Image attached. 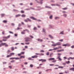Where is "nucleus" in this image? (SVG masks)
Wrapping results in <instances>:
<instances>
[{"label": "nucleus", "instance_id": "0e129e2a", "mask_svg": "<svg viewBox=\"0 0 74 74\" xmlns=\"http://www.w3.org/2000/svg\"><path fill=\"white\" fill-rule=\"evenodd\" d=\"M73 52H70L69 53V55H73Z\"/></svg>", "mask_w": 74, "mask_h": 74}, {"label": "nucleus", "instance_id": "5701e85b", "mask_svg": "<svg viewBox=\"0 0 74 74\" xmlns=\"http://www.w3.org/2000/svg\"><path fill=\"white\" fill-rule=\"evenodd\" d=\"M11 55H8L6 56V58H10V57H11Z\"/></svg>", "mask_w": 74, "mask_h": 74}, {"label": "nucleus", "instance_id": "bb28decb", "mask_svg": "<svg viewBox=\"0 0 74 74\" xmlns=\"http://www.w3.org/2000/svg\"><path fill=\"white\" fill-rule=\"evenodd\" d=\"M39 55H40V56H43L44 55V53H40Z\"/></svg>", "mask_w": 74, "mask_h": 74}, {"label": "nucleus", "instance_id": "c756f323", "mask_svg": "<svg viewBox=\"0 0 74 74\" xmlns=\"http://www.w3.org/2000/svg\"><path fill=\"white\" fill-rule=\"evenodd\" d=\"M47 60L45 59H43L42 60V62H45V61Z\"/></svg>", "mask_w": 74, "mask_h": 74}, {"label": "nucleus", "instance_id": "4d7b16f0", "mask_svg": "<svg viewBox=\"0 0 74 74\" xmlns=\"http://www.w3.org/2000/svg\"><path fill=\"white\" fill-rule=\"evenodd\" d=\"M49 70H52L51 69H47L46 70V71H48Z\"/></svg>", "mask_w": 74, "mask_h": 74}, {"label": "nucleus", "instance_id": "0eeeda50", "mask_svg": "<svg viewBox=\"0 0 74 74\" xmlns=\"http://www.w3.org/2000/svg\"><path fill=\"white\" fill-rule=\"evenodd\" d=\"M37 57H38V56L36 55L32 56V58H37Z\"/></svg>", "mask_w": 74, "mask_h": 74}, {"label": "nucleus", "instance_id": "aec40b11", "mask_svg": "<svg viewBox=\"0 0 74 74\" xmlns=\"http://www.w3.org/2000/svg\"><path fill=\"white\" fill-rule=\"evenodd\" d=\"M27 19L28 20V21H29V22H32V20L30 19H29V18H27Z\"/></svg>", "mask_w": 74, "mask_h": 74}, {"label": "nucleus", "instance_id": "473e14b6", "mask_svg": "<svg viewBox=\"0 0 74 74\" xmlns=\"http://www.w3.org/2000/svg\"><path fill=\"white\" fill-rule=\"evenodd\" d=\"M37 27H34V30H37Z\"/></svg>", "mask_w": 74, "mask_h": 74}, {"label": "nucleus", "instance_id": "a211bd4d", "mask_svg": "<svg viewBox=\"0 0 74 74\" xmlns=\"http://www.w3.org/2000/svg\"><path fill=\"white\" fill-rule=\"evenodd\" d=\"M15 59H16V60H19V59H21L20 58H19L18 57H15Z\"/></svg>", "mask_w": 74, "mask_h": 74}, {"label": "nucleus", "instance_id": "1a4fd4ad", "mask_svg": "<svg viewBox=\"0 0 74 74\" xmlns=\"http://www.w3.org/2000/svg\"><path fill=\"white\" fill-rule=\"evenodd\" d=\"M64 51V49H63L59 50L57 51V52H61V51Z\"/></svg>", "mask_w": 74, "mask_h": 74}, {"label": "nucleus", "instance_id": "69168bd1", "mask_svg": "<svg viewBox=\"0 0 74 74\" xmlns=\"http://www.w3.org/2000/svg\"><path fill=\"white\" fill-rule=\"evenodd\" d=\"M9 68H10V69H12V66H9Z\"/></svg>", "mask_w": 74, "mask_h": 74}, {"label": "nucleus", "instance_id": "8fccbe9b", "mask_svg": "<svg viewBox=\"0 0 74 74\" xmlns=\"http://www.w3.org/2000/svg\"><path fill=\"white\" fill-rule=\"evenodd\" d=\"M30 66L31 67H33V65L32 64H30Z\"/></svg>", "mask_w": 74, "mask_h": 74}, {"label": "nucleus", "instance_id": "a19ab883", "mask_svg": "<svg viewBox=\"0 0 74 74\" xmlns=\"http://www.w3.org/2000/svg\"><path fill=\"white\" fill-rule=\"evenodd\" d=\"M59 17H56L55 18V19H59Z\"/></svg>", "mask_w": 74, "mask_h": 74}, {"label": "nucleus", "instance_id": "09e8293b", "mask_svg": "<svg viewBox=\"0 0 74 74\" xmlns=\"http://www.w3.org/2000/svg\"><path fill=\"white\" fill-rule=\"evenodd\" d=\"M26 31L27 32V33H29L30 32L29 30L26 29Z\"/></svg>", "mask_w": 74, "mask_h": 74}, {"label": "nucleus", "instance_id": "20e7f679", "mask_svg": "<svg viewBox=\"0 0 74 74\" xmlns=\"http://www.w3.org/2000/svg\"><path fill=\"white\" fill-rule=\"evenodd\" d=\"M45 8H49V9H52V8L51 7H49L48 6H45Z\"/></svg>", "mask_w": 74, "mask_h": 74}, {"label": "nucleus", "instance_id": "4be33fe9", "mask_svg": "<svg viewBox=\"0 0 74 74\" xmlns=\"http://www.w3.org/2000/svg\"><path fill=\"white\" fill-rule=\"evenodd\" d=\"M53 55V53H51L50 55V57H52V55Z\"/></svg>", "mask_w": 74, "mask_h": 74}, {"label": "nucleus", "instance_id": "ddd939ff", "mask_svg": "<svg viewBox=\"0 0 74 74\" xmlns=\"http://www.w3.org/2000/svg\"><path fill=\"white\" fill-rule=\"evenodd\" d=\"M5 14L2 13L1 14V15L2 18V17H3V16H5Z\"/></svg>", "mask_w": 74, "mask_h": 74}, {"label": "nucleus", "instance_id": "58836bf2", "mask_svg": "<svg viewBox=\"0 0 74 74\" xmlns=\"http://www.w3.org/2000/svg\"><path fill=\"white\" fill-rule=\"evenodd\" d=\"M15 59V57L14 58H10V59H11L12 60L13 59Z\"/></svg>", "mask_w": 74, "mask_h": 74}, {"label": "nucleus", "instance_id": "4468645a", "mask_svg": "<svg viewBox=\"0 0 74 74\" xmlns=\"http://www.w3.org/2000/svg\"><path fill=\"white\" fill-rule=\"evenodd\" d=\"M25 58V57L24 56H21L20 57V59H21L22 58Z\"/></svg>", "mask_w": 74, "mask_h": 74}, {"label": "nucleus", "instance_id": "603ef678", "mask_svg": "<svg viewBox=\"0 0 74 74\" xmlns=\"http://www.w3.org/2000/svg\"><path fill=\"white\" fill-rule=\"evenodd\" d=\"M14 62H15V60H12L10 62H11V63H14Z\"/></svg>", "mask_w": 74, "mask_h": 74}, {"label": "nucleus", "instance_id": "79ce46f5", "mask_svg": "<svg viewBox=\"0 0 74 74\" xmlns=\"http://www.w3.org/2000/svg\"><path fill=\"white\" fill-rule=\"evenodd\" d=\"M51 46H54V47H55V46H56V44H52V45H51Z\"/></svg>", "mask_w": 74, "mask_h": 74}, {"label": "nucleus", "instance_id": "052dcab7", "mask_svg": "<svg viewBox=\"0 0 74 74\" xmlns=\"http://www.w3.org/2000/svg\"><path fill=\"white\" fill-rule=\"evenodd\" d=\"M24 53H25V52H21V54H22L23 55Z\"/></svg>", "mask_w": 74, "mask_h": 74}, {"label": "nucleus", "instance_id": "9b49d317", "mask_svg": "<svg viewBox=\"0 0 74 74\" xmlns=\"http://www.w3.org/2000/svg\"><path fill=\"white\" fill-rule=\"evenodd\" d=\"M20 16H21V14H17L15 16V18H18V17H19Z\"/></svg>", "mask_w": 74, "mask_h": 74}, {"label": "nucleus", "instance_id": "3c124183", "mask_svg": "<svg viewBox=\"0 0 74 74\" xmlns=\"http://www.w3.org/2000/svg\"><path fill=\"white\" fill-rule=\"evenodd\" d=\"M49 28H50V29H51L52 28V27H52V26L51 25H49Z\"/></svg>", "mask_w": 74, "mask_h": 74}, {"label": "nucleus", "instance_id": "774afa93", "mask_svg": "<svg viewBox=\"0 0 74 74\" xmlns=\"http://www.w3.org/2000/svg\"><path fill=\"white\" fill-rule=\"evenodd\" d=\"M66 44L62 45V46H65V47H66Z\"/></svg>", "mask_w": 74, "mask_h": 74}, {"label": "nucleus", "instance_id": "393cba45", "mask_svg": "<svg viewBox=\"0 0 74 74\" xmlns=\"http://www.w3.org/2000/svg\"><path fill=\"white\" fill-rule=\"evenodd\" d=\"M7 20H3V23H6L7 22Z\"/></svg>", "mask_w": 74, "mask_h": 74}, {"label": "nucleus", "instance_id": "37998d69", "mask_svg": "<svg viewBox=\"0 0 74 74\" xmlns=\"http://www.w3.org/2000/svg\"><path fill=\"white\" fill-rule=\"evenodd\" d=\"M10 52V50H8L7 51V53L8 54Z\"/></svg>", "mask_w": 74, "mask_h": 74}, {"label": "nucleus", "instance_id": "c85d7f7f", "mask_svg": "<svg viewBox=\"0 0 74 74\" xmlns=\"http://www.w3.org/2000/svg\"><path fill=\"white\" fill-rule=\"evenodd\" d=\"M59 49L58 48V47H56L53 49V50H56V49Z\"/></svg>", "mask_w": 74, "mask_h": 74}, {"label": "nucleus", "instance_id": "b1692460", "mask_svg": "<svg viewBox=\"0 0 74 74\" xmlns=\"http://www.w3.org/2000/svg\"><path fill=\"white\" fill-rule=\"evenodd\" d=\"M67 14H63V16H64V17H66V16H67Z\"/></svg>", "mask_w": 74, "mask_h": 74}, {"label": "nucleus", "instance_id": "6e6d98bb", "mask_svg": "<svg viewBox=\"0 0 74 74\" xmlns=\"http://www.w3.org/2000/svg\"><path fill=\"white\" fill-rule=\"evenodd\" d=\"M59 41H61V42H63V39H61L59 40Z\"/></svg>", "mask_w": 74, "mask_h": 74}, {"label": "nucleus", "instance_id": "6ab92c4d", "mask_svg": "<svg viewBox=\"0 0 74 74\" xmlns=\"http://www.w3.org/2000/svg\"><path fill=\"white\" fill-rule=\"evenodd\" d=\"M42 29H43V32H44V33H46V32L45 31V29L44 28H43Z\"/></svg>", "mask_w": 74, "mask_h": 74}, {"label": "nucleus", "instance_id": "423d86ee", "mask_svg": "<svg viewBox=\"0 0 74 74\" xmlns=\"http://www.w3.org/2000/svg\"><path fill=\"white\" fill-rule=\"evenodd\" d=\"M51 11H48L47 12V14L49 16V15H51Z\"/></svg>", "mask_w": 74, "mask_h": 74}, {"label": "nucleus", "instance_id": "f8f14e48", "mask_svg": "<svg viewBox=\"0 0 74 74\" xmlns=\"http://www.w3.org/2000/svg\"><path fill=\"white\" fill-rule=\"evenodd\" d=\"M54 59H55V58H51L49 59V61L52 60H54Z\"/></svg>", "mask_w": 74, "mask_h": 74}, {"label": "nucleus", "instance_id": "338daca9", "mask_svg": "<svg viewBox=\"0 0 74 74\" xmlns=\"http://www.w3.org/2000/svg\"><path fill=\"white\" fill-rule=\"evenodd\" d=\"M21 53H19V54H18V56H21Z\"/></svg>", "mask_w": 74, "mask_h": 74}, {"label": "nucleus", "instance_id": "9d476101", "mask_svg": "<svg viewBox=\"0 0 74 74\" xmlns=\"http://www.w3.org/2000/svg\"><path fill=\"white\" fill-rule=\"evenodd\" d=\"M49 37L50 38H51V39H53V37L51 35H49Z\"/></svg>", "mask_w": 74, "mask_h": 74}, {"label": "nucleus", "instance_id": "a18cd8bd", "mask_svg": "<svg viewBox=\"0 0 74 74\" xmlns=\"http://www.w3.org/2000/svg\"><path fill=\"white\" fill-rule=\"evenodd\" d=\"M71 48H72V49L74 48V45H73L71 46Z\"/></svg>", "mask_w": 74, "mask_h": 74}, {"label": "nucleus", "instance_id": "c9c22d12", "mask_svg": "<svg viewBox=\"0 0 74 74\" xmlns=\"http://www.w3.org/2000/svg\"><path fill=\"white\" fill-rule=\"evenodd\" d=\"M56 61H57V60H54L52 61V62H53V63H55V62H56Z\"/></svg>", "mask_w": 74, "mask_h": 74}, {"label": "nucleus", "instance_id": "f3484780", "mask_svg": "<svg viewBox=\"0 0 74 74\" xmlns=\"http://www.w3.org/2000/svg\"><path fill=\"white\" fill-rule=\"evenodd\" d=\"M62 10H67V8L66 7L62 8Z\"/></svg>", "mask_w": 74, "mask_h": 74}, {"label": "nucleus", "instance_id": "5fc2aeb1", "mask_svg": "<svg viewBox=\"0 0 74 74\" xmlns=\"http://www.w3.org/2000/svg\"><path fill=\"white\" fill-rule=\"evenodd\" d=\"M51 3H54L55 2V1L52 0H51Z\"/></svg>", "mask_w": 74, "mask_h": 74}, {"label": "nucleus", "instance_id": "7c9ffc66", "mask_svg": "<svg viewBox=\"0 0 74 74\" xmlns=\"http://www.w3.org/2000/svg\"><path fill=\"white\" fill-rule=\"evenodd\" d=\"M10 56H12V55H14V53H10Z\"/></svg>", "mask_w": 74, "mask_h": 74}, {"label": "nucleus", "instance_id": "412c9836", "mask_svg": "<svg viewBox=\"0 0 74 74\" xmlns=\"http://www.w3.org/2000/svg\"><path fill=\"white\" fill-rule=\"evenodd\" d=\"M22 17H25L26 16V15H25L24 14H22L21 15Z\"/></svg>", "mask_w": 74, "mask_h": 74}, {"label": "nucleus", "instance_id": "13d9d810", "mask_svg": "<svg viewBox=\"0 0 74 74\" xmlns=\"http://www.w3.org/2000/svg\"><path fill=\"white\" fill-rule=\"evenodd\" d=\"M3 64H7V62H3Z\"/></svg>", "mask_w": 74, "mask_h": 74}, {"label": "nucleus", "instance_id": "2f4dec72", "mask_svg": "<svg viewBox=\"0 0 74 74\" xmlns=\"http://www.w3.org/2000/svg\"><path fill=\"white\" fill-rule=\"evenodd\" d=\"M52 17L53 16L52 15H51L50 16H49V18L50 19H52Z\"/></svg>", "mask_w": 74, "mask_h": 74}, {"label": "nucleus", "instance_id": "864d4df0", "mask_svg": "<svg viewBox=\"0 0 74 74\" xmlns=\"http://www.w3.org/2000/svg\"><path fill=\"white\" fill-rule=\"evenodd\" d=\"M21 13H22L23 14L25 12V11H24L21 10Z\"/></svg>", "mask_w": 74, "mask_h": 74}, {"label": "nucleus", "instance_id": "de8ad7c7", "mask_svg": "<svg viewBox=\"0 0 74 74\" xmlns=\"http://www.w3.org/2000/svg\"><path fill=\"white\" fill-rule=\"evenodd\" d=\"M11 25L12 26H14L15 25V24L13 23H12L11 24Z\"/></svg>", "mask_w": 74, "mask_h": 74}, {"label": "nucleus", "instance_id": "7ed1b4c3", "mask_svg": "<svg viewBox=\"0 0 74 74\" xmlns=\"http://www.w3.org/2000/svg\"><path fill=\"white\" fill-rule=\"evenodd\" d=\"M44 0H40V2L38 1L37 0H35L36 1L38 4H43V2H42V1H43Z\"/></svg>", "mask_w": 74, "mask_h": 74}, {"label": "nucleus", "instance_id": "f257e3e1", "mask_svg": "<svg viewBox=\"0 0 74 74\" xmlns=\"http://www.w3.org/2000/svg\"><path fill=\"white\" fill-rule=\"evenodd\" d=\"M24 39L25 40V42H29V41H30L29 39H31V38L28 37H26L24 38Z\"/></svg>", "mask_w": 74, "mask_h": 74}, {"label": "nucleus", "instance_id": "680f3d73", "mask_svg": "<svg viewBox=\"0 0 74 74\" xmlns=\"http://www.w3.org/2000/svg\"><path fill=\"white\" fill-rule=\"evenodd\" d=\"M17 36H18V34H14V36H15V37H17Z\"/></svg>", "mask_w": 74, "mask_h": 74}, {"label": "nucleus", "instance_id": "dca6fc26", "mask_svg": "<svg viewBox=\"0 0 74 74\" xmlns=\"http://www.w3.org/2000/svg\"><path fill=\"white\" fill-rule=\"evenodd\" d=\"M66 47H70V45L69 43H66Z\"/></svg>", "mask_w": 74, "mask_h": 74}, {"label": "nucleus", "instance_id": "6e6552de", "mask_svg": "<svg viewBox=\"0 0 74 74\" xmlns=\"http://www.w3.org/2000/svg\"><path fill=\"white\" fill-rule=\"evenodd\" d=\"M37 40L38 41H40V42H42V41H43L42 39H41L40 38L38 39Z\"/></svg>", "mask_w": 74, "mask_h": 74}, {"label": "nucleus", "instance_id": "4c0bfd02", "mask_svg": "<svg viewBox=\"0 0 74 74\" xmlns=\"http://www.w3.org/2000/svg\"><path fill=\"white\" fill-rule=\"evenodd\" d=\"M66 63H67V64H69V63H70V61H68V62H66Z\"/></svg>", "mask_w": 74, "mask_h": 74}, {"label": "nucleus", "instance_id": "bf43d9fd", "mask_svg": "<svg viewBox=\"0 0 74 74\" xmlns=\"http://www.w3.org/2000/svg\"><path fill=\"white\" fill-rule=\"evenodd\" d=\"M21 23H19L18 24V27H21Z\"/></svg>", "mask_w": 74, "mask_h": 74}, {"label": "nucleus", "instance_id": "f03ea898", "mask_svg": "<svg viewBox=\"0 0 74 74\" xmlns=\"http://www.w3.org/2000/svg\"><path fill=\"white\" fill-rule=\"evenodd\" d=\"M30 18H31V19H33V20H36L37 21H39V22L41 21V20H40V19L38 20L37 19V18H34V17L31 16V17H30Z\"/></svg>", "mask_w": 74, "mask_h": 74}, {"label": "nucleus", "instance_id": "2eb2a0df", "mask_svg": "<svg viewBox=\"0 0 74 74\" xmlns=\"http://www.w3.org/2000/svg\"><path fill=\"white\" fill-rule=\"evenodd\" d=\"M70 70H72L73 71H74V68H71L70 69Z\"/></svg>", "mask_w": 74, "mask_h": 74}, {"label": "nucleus", "instance_id": "49530a36", "mask_svg": "<svg viewBox=\"0 0 74 74\" xmlns=\"http://www.w3.org/2000/svg\"><path fill=\"white\" fill-rule=\"evenodd\" d=\"M11 48L12 51H14V47H12Z\"/></svg>", "mask_w": 74, "mask_h": 74}, {"label": "nucleus", "instance_id": "e433bc0d", "mask_svg": "<svg viewBox=\"0 0 74 74\" xmlns=\"http://www.w3.org/2000/svg\"><path fill=\"white\" fill-rule=\"evenodd\" d=\"M13 11H16V12H18V11H19L18 10L16 9H13Z\"/></svg>", "mask_w": 74, "mask_h": 74}, {"label": "nucleus", "instance_id": "72a5a7b5", "mask_svg": "<svg viewBox=\"0 0 74 74\" xmlns=\"http://www.w3.org/2000/svg\"><path fill=\"white\" fill-rule=\"evenodd\" d=\"M1 44L3 46V45H5V44H6V43H2Z\"/></svg>", "mask_w": 74, "mask_h": 74}, {"label": "nucleus", "instance_id": "f704fd0d", "mask_svg": "<svg viewBox=\"0 0 74 74\" xmlns=\"http://www.w3.org/2000/svg\"><path fill=\"white\" fill-rule=\"evenodd\" d=\"M5 47H8L9 46V45H7V44L6 43L5 45Z\"/></svg>", "mask_w": 74, "mask_h": 74}, {"label": "nucleus", "instance_id": "a878e982", "mask_svg": "<svg viewBox=\"0 0 74 74\" xmlns=\"http://www.w3.org/2000/svg\"><path fill=\"white\" fill-rule=\"evenodd\" d=\"M57 59H59L58 60H60L61 61H62V59L60 58V57H58L57 58Z\"/></svg>", "mask_w": 74, "mask_h": 74}, {"label": "nucleus", "instance_id": "c03bdc74", "mask_svg": "<svg viewBox=\"0 0 74 74\" xmlns=\"http://www.w3.org/2000/svg\"><path fill=\"white\" fill-rule=\"evenodd\" d=\"M49 52H47L46 54V55L48 56L49 55Z\"/></svg>", "mask_w": 74, "mask_h": 74}, {"label": "nucleus", "instance_id": "ea45409f", "mask_svg": "<svg viewBox=\"0 0 74 74\" xmlns=\"http://www.w3.org/2000/svg\"><path fill=\"white\" fill-rule=\"evenodd\" d=\"M21 34H25V33L24 32H21Z\"/></svg>", "mask_w": 74, "mask_h": 74}, {"label": "nucleus", "instance_id": "cd10ccee", "mask_svg": "<svg viewBox=\"0 0 74 74\" xmlns=\"http://www.w3.org/2000/svg\"><path fill=\"white\" fill-rule=\"evenodd\" d=\"M60 34H63V31L61 32Z\"/></svg>", "mask_w": 74, "mask_h": 74}, {"label": "nucleus", "instance_id": "e2e57ef3", "mask_svg": "<svg viewBox=\"0 0 74 74\" xmlns=\"http://www.w3.org/2000/svg\"><path fill=\"white\" fill-rule=\"evenodd\" d=\"M58 68H61V69H63V66H59L58 67Z\"/></svg>", "mask_w": 74, "mask_h": 74}, {"label": "nucleus", "instance_id": "39448f33", "mask_svg": "<svg viewBox=\"0 0 74 74\" xmlns=\"http://www.w3.org/2000/svg\"><path fill=\"white\" fill-rule=\"evenodd\" d=\"M61 43L60 42H57L56 44V45H61V44H60Z\"/></svg>", "mask_w": 74, "mask_h": 74}]
</instances>
